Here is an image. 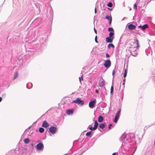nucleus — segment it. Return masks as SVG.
<instances>
[{
  "label": "nucleus",
  "mask_w": 155,
  "mask_h": 155,
  "mask_svg": "<svg viewBox=\"0 0 155 155\" xmlns=\"http://www.w3.org/2000/svg\"><path fill=\"white\" fill-rule=\"evenodd\" d=\"M106 55L107 57H110L109 55L108 54H106Z\"/></svg>",
  "instance_id": "4c0bfd02"
},
{
  "label": "nucleus",
  "mask_w": 155,
  "mask_h": 155,
  "mask_svg": "<svg viewBox=\"0 0 155 155\" xmlns=\"http://www.w3.org/2000/svg\"><path fill=\"white\" fill-rule=\"evenodd\" d=\"M18 76V74L17 72L15 73L14 77L13 78V80L15 79Z\"/></svg>",
  "instance_id": "412c9836"
},
{
  "label": "nucleus",
  "mask_w": 155,
  "mask_h": 155,
  "mask_svg": "<svg viewBox=\"0 0 155 155\" xmlns=\"http://www.w3.org/2000/svg\"><path fill=\"white\" fill-rule=\"evenodd\" d=\"M125 79L124 78L123 80V82H125Z\"/></svg>",
  "instance_id": "49530a36"
},
{
  "label": "nucleus",
  "mask_w": 155,
  "mask_h": 155,
  "mask_svg": "<svg viewBox=\"0 0 155 155\" xmlns=\"http://www.w3.org/2000/svg\"><path fill=\"white\" fill-rule=\"evenodd\" d=\"M128 27V28L129 29L131 30H134L136 26L135 25H134L131 24H130L129 25Z\"/></svg>",
  "instance_id": "f8f14e48"
},
{
  "label": "nucleus",
  "mask_w": 155,
  "mask_h": 155,
  "mask_svg": "<svg viewBox=\"0 0 155 155\" xmlns=\"http://www.w3.org/2000/svg\"><path fill=\"white\" fill-rule=\"evenodd\" d=\"M119 119H118L117 118H115V119H114V122L115 123H117V120H118Z\"/></svg>",
  "instance_id": "2f4dec72"
},
{
  "label": "nucleus",
  "mask_w": 155,
  "mask_h": 155,
  "mask_svg": "<svg viewBox=\"0 0 155 155\" xmlns=\"http://www.w3.org/2000/svg\"><path fill=\"white\" fill-rule=\"evenodd\" d=\"M112 126V124H109V126L108 127V128L109 129H110V127H111V126Z\"/></svg>",
  "instance_id": "a19ab883"
},
{
  "label": "nucleus",
  "mask_w": 155,
  "mask_h": 155,
  "mask_svg": "<svg viewBox=\"0 0 155 155\" xmlns=\"http://www.w3.org/2000/svg\"><path fill=\"white\" fill-rule=\"evenodd\" d=\"M74 110L73 109H68L67 110V114L68 115L72 114L73 113Z\"/></svg>",
  "instance_id": "4468645a"
},
{
  "label": "nucleus",
  "mask_w": 155,
  "mask_h": 155,
  "mask_svg": "<svg viewBox=\"0 0 155 155\" xmlns=\"http://www.w3.org/2000/svg\"><path fill=\"white\" fill-rule=\"evenodd\" d=\"M114 39L110 37H108L106 38V41L107 43H111L112 42L113 40Z\"/></svg>",
  "instance_id": "1a4fd4ad"
},
{
  "label": "nucleus",
  "mask_w": 155,
  "mask_h": 155,
  "mask_svg": "<svg viewBox=\"0 0 155 155\" xmlns=\"http://www.w3.org/2000/svg\"><path fill=\"white\" fill-rule=\"evenodd\" d=\"M111 47L114 48V46L112 44H110L108 45V48H110Z\"/></svg>",
  "instance_id": "5701e85b"
},
{
  "label": "nucleus",
  "mask_w": 155,
  "mask_h": 155,
  "mask_svg": "<svg viewBox=\"0 0 155 155\" xmlns=\"http://www.w3.org/2000/svg\"><path fill=\"white\" fill-rule=\"evenodd\" d=\"M5 94H3L2 95V97H5Z\"/></svg>",
  "instance_id": "37998d69"
},
{
  "label": "nucleus",
  "mask_w": 155,
  "mask_h": 155,
  "mask_svg": "<svg viewBox=\"0 0 155 155\" xmlns=\"http://www.w3.org/2000/svg\"><path fill=\"white\" fill-rule=\"evenodd\" d=\"M36 147L38 150H41L44 148V145L41 142L37 144Z\"/></svg>",
  "instance_id": "0eeeda50"
},
{
  "label": "nucleus",
  "mask_w": 155,
  "mask_h": 155,
  "mask_svg": "<svg viewBox=\"0 0 155 155\" xmlns=\"http://www.w3.org/2000/svg\"><path fill=\"white\" fill-rule=\"evenodd\" d=\"M106 18L109 21V23L110 24H111L112 22V18L111 16L109 15H107L106 17Z\"/></svg>",
  "instance_id": "ddd939ff"
},
{
  "label": "nucleus",
  "mask_w": 155,
  "mask_h": 155,
  "mask_svg": "<svg viewBox=\"0 0 155 155\" xmlns=\"http://www.w3.org/2000/svg\"><path fill=\"white\" fill-rule=\"evenodd\" d=\"M97 36H96L95 37V42L97 43L98 42V41H97Z\"/></svg>",
  "instance_id": "72a5a7b5"
},
{
  "label": "nucleus",
  "mask_w": 155,
  "mask_h": 155,
  "mask_svg": "<svg viewBox=\"0 0 155 155\" xmlns=\"http://www.w3.org/2000/svg\"><path fill=\"white\" fill-rule=\"evenodd\" d=\"M120 88H121V86H120Z\"/></svg>",
  "instance_id": "de8ad7c7"
},
{
  "label": "nucleus",
  "mask_w": 155,
  "mask_h": 155,
  "mask_svg": "<svg viewBox=\"0 0 155 155\" xmlns=\"http://www.w3.org/2000/svg\"><path fill=\"white\" fill-rule=\"evenodd\" d=\"M116 153H113L112 155H116Z\"/></svg>",
  "instance_id": "c03bdc74"
},
{
  "label": "nucleus",
  "mask_w": 155,
  "mask_h": 155,
  "mask_svg": "<svg viewBox=\"0 0 155 155\" xmlns=\"http://www.w3.org/2000/svg\"><path fill=\"white\" fill-rule=\"evenodd\" d=\"M107 5L109 7H111L112 6V3L111 2H109L108 3Z\"/></svg>",
  "instance_id": "393cba45"
},
{
  "label": "nucleus",
  "mask_w": 155,
  "mask_h": 155,
  "mask_svg": "<svg viewBox=\"0 0 155 155\" xmlns=\"http://www.w3.org/2000/svg\"><path fill=\"white\" fill-rule=\"evenodd\" d=\"M83 76V75H82L81 76V77H79V80L80 82H81V80H83V78H82Z\"/></svg>",
  "instance_id": "7c9ffc66"
},
{
  "label": "nucleus",
  "mask_w": 155,
  "mask_h": 155,
  "mask_svg": "<svg viewBox=\"0 0 155 155\" xmlns=\"http://www.w3.org/2000/svg\"><path fill=\"white\" fill-rule=\"evenodd\" d=\"M115 73V70H113L112 71V75H114V74Z\"/></svg>",
  "instance_id": "58836bf2"
},
{
  "label": "nucleus",
  "mask_w": 155,
  "mask_h": 155,
  "mask_svg": "<svg viewBox=\"0 0 155 155\" xmlns=\"http://www.w3.org/2000/svg\"><path fill=\"white\" fill-rule=\"evenodd\" d=\"M120 114H116L115 118L119 119L120 117Z\"/></svg>",
  "instance_id": "cd10ccee"
},
{
  "label": "nucleus",
  "mask_w": 155,
  "mask_h": 155,
  "mask_svg": "<svg viewBox=\"0 0 155 155\" xmlns=\"http://www.w3.org/2000/svg\"><path fill=\"white\" fill-rule=\"evenodd\" d=\"M95 92L96 93L98 94L99 93L98 91L97 90H95Z\"/></svg>",
  "instance_id": "ea45409f"
},
{
  "label": "nucleus",
  "mask_w": 155,
  "mask_h": 155,
  "mask_svg": "<svg viewBox=\"0 0 155 155\" xmlns=\"http://www.w3.org/2000/svg\"><path fill=\"white\" fill-rule=\"evenodd\" d=\"M105 124L103 123H102L100 124L99 125V127L100 128L103 129L104 128H105Z\"/></svg>",
  "instance_id": "a211bd4d"
},
{
  "label": "nucleus",
  "mask_w": 155,
  "mask_h": 155,
  "mask_svg": "<svg viewBox=\"0 0 155 155\" xmlns=\"http://www.w3.org/2000/svg\"><path fill=\"white\" fill-rule=\"evenodd\" d=\"M32 86V84L31 83H29L26 85V87L28 89H30Z\"/></svg>",
  "instance_id": "f3484780"
},
{
  "label": "nucleus",
  "mask_w": 155,
  "mask_h": 155,
  "mask_svg": "<svg viewBox=\"0 0 155 155\" xmlns=\"http://www.w3.org/2000/svg\"><path fill=\"white\" fill-rule=\"evenodd\" d=\"M91 133L92 132L91 131L88 132L86 134V135L87 136H89L91 135Z\"/></svg>",
  "instance_id": "a878e982"
},
{
  "label": "nucleus",
  "mask_w": 155,
  "mask_h": 155,
  "mask_svg": "<svg viewBox=\"0 0 155 155\" xmlns=\"http://www.w3.org/2000/svg\"><path fill=\"white\" fill-rule=\"evenodd\" d=\"M2 98L0 97V102L2 101Z\"/></svg>",
  "instance_id": "a18cd8bd"
},
{
  "label": "nucleus",
  "mask_w": 155,
  "mask_h": 155,
  "mask_svg": "<svg viewBox=\"0 0 155 155\" xmlns=\"http://www.w3.org/2000/svg\"><path fill=\"white\" fill-rule=\"evenodd\" d=\"M135 42L131 41L130 43L129 47L130 51L132 55L134 56H136L137 52L136 51L137 49L138 48L139 45L138 44V41L137 39L134 40Z\"/></svg>",
  "instance_id": "f03ea898"
},
{
  "label": "nucleus",
  "mask_w": 155,
  "mask_h": 155,
  "mask_svg": "<svg viewBox=\"0 0 155 155\" xmlns=\"http://www.w3.org/2000/svg\"><path fill=\"white\" fill-rule=\"evenodd\" d=\"M114 33L113 32H110V33L109 34V37H110L113 38V39L114 38Z\"/></svg>",
  "instance_id": "6ab92c4d"
},
{
  "label": "nucleus",
  "mask_w": 155,
  "mask_h": 155,
  "mask_svg": "<svg viewBox=\"0 0 155 155\" xmlns=\"http://www.w3.org/2000/svg\"><path fill=\"white\" fill-rule=\"evenodd\" d=\"M89 129L91 130H94V127H92L91 126H89Z\"/></svg>",
  "instance_id": "473e14b6"
},
{
  "label": "nucleus",
  "mask_w": 155,
  "mask_h": 155,
  "mask_svg": "<svg viewBox=\"0 0 155 155\" xmlns=\"http://www.w3.org/2000/svg\"><path fill=\"white\" fill-rule=\"evenodd\" d=\"M49 124L45 120L42 123V126L44 128H47Z\"/></svg>",
  "instance_id": "9d476101"
},
{
  "label": "nucleus",
  "mask_w": 155,
  "mask_h": 155,
  "mask_svg": "<svg viewBox=\"0 0 155 155\" xmlns=\"http://www.w3.org/2000/svg\"><path fill=\"white\" fill-rule=\"evenodd\" d=\"M94 32L95 33L97 34V30L95 29V28H94Z\"/></svg>",
  "instance_id": "e433bc0d"
},
{
  "label": "nucleus",
  "mask_w": 155,
  "mask_h": 155,
  "mask_svg": "<svg viewBox=\"0 0 155 155\" xmlns=\"http://www.w3.org/2000/svg\"><path fill=\"white\" fill-rule=\"evenodd\" d=\"M111 61L109 60H107L105 62L104 66L107 68H109L111 65Z\"/></svg>",
  "instance_id": "423d86ee"
},
{
  "label": "nucleus",
  "mask_w": 155,
  "mask_h": 155,
  "mask_svg": "<svg viewBox=\"0 0 155 155\" xmlns=\"http://www.w3.org/2000/svg\"><path fill=\"white\" fill-rule=\"evenodd\" d=\"M73 102L77 104H80L81 105H83L84 104V101L81 100L79 98H78L76 100L73 101Z\"/></svg>",
  "instance_id": "7ed1b4c3"
},
{
  "label": "nucleus",
  "mask_w": 155,
  "mask_h": 155,
  "mask_svg": "<svg viewBox=\"0 0 155 155\" xmlns=\"http://www.w3.org/2000/svg\"><path fill=\"white\" fill-rule=\"evenodd\" d=\"M96 102V99L94 100H92L90 102L89 104V106L91 108L93 109L94 108Z\"/></svg>",
  "instance_id": "39448f33"
},
{
  "label": "nucleus",
  "mask_w": 155,
  "mask_h": 155,
  "mask_svg": "<svg viewBox=\"0 0 155 155\" xmlns=\"http://www.w3.org/2000/svg\"><path fill=\"white\" fill-rule=\"evenodd\" d=\"M135 137L133 134H124L122 135L120 140L122 143L121 147L122 153L125 154L135 144Z\"/></svg>",
  "instance_id": "f257e3e1"
},
{
  "label": "nucleus",
  "mask_w": 155,
  "mask_h": 155,
  "mask_svg": "<svg viewBox=\"0 0 155 155\" xmlns=\"http://www.w3.org/2000/svg\"><path fill=\"white\" fill-rule=\"evenodd\" d=\"M94 12H95V14L97 13L96 8V7H95V8Z\"/></svg>",
  "instance_id": "79ce46f5"
},
{
  "label": "nucleus",
  "mask_w": 155,
  "mask_h": 155,
  "mask_svg": "<svg viewBox=\"0 0 155 155\" xmlns=\"http://www.w3.org/2000/svg\"><path fill=\"white\" fill-rule=\"evenodd\" d=\"M44 129L42 127H40L39 129V132L41 133H42L44 132Z\"/></svg>",
  "instance_id": "4be33fe9"
},
{
  "label": "nucleus",
  "mask_w": 155,
  "mask_h": 155,
  "mask_svg": "<svg viewBox=\"0 0 155 155\" xmlns=\"http://www.w3.org/2000/svg\"><path fill=\"white\" fill-rule=\"evenodd\" d=\"M99 84L101 87H103L105 85V81L103 78H102L99 80Z\"/></svg>",
  "instance_id": "6e6552de"
},
{
  "label": "nucleus",
  "mask_w": 155,
  "mask_h": 155,
  "mask_svg": "<svg viewBox=\"0 0 155 155\" xmlns=\"http://www.w3.org/2000/svg\"><path fill=\"white\" fill-rule=\"evenodd\" d=\"M108 31H114V30L112 28H109L108 29Z\"/></svg>",
  "instance_id": "bb28decb"
},
{
  "label": "nucleus",
  "mask_w": 155,
  "mask_h": 155,
  "mask_svg": "<svg viewBox=\"0 0 155 155\" xmlns=\"http://www.w3.org/2000/svg\"><path fill=\"white\" fill-rule=\"evenodd\" d=\"M121 111V109H119V110L117 111V112L116 113V114H119L120 113Z\"/></svg>",
  "instance_id": "f704fd0d"
},
{
  "label": "nucleus",
  "mask_w": 155,
  "mask_h": 155,
  "mask_svg": "<svg viewBox=\"0 0 155 155\" xmlns=\"http://www.w3.org/2000/svg\"><path fill=\"white\" fill-rule=\"evenodd\" d=\"M57 128L54 126H52L49 128V131L52 134H55L56 131H57Z\"/></svg>",
  "instance_id": "20e7f679"
},
{
  "label": "nucleus",
  "mask_w": 155,
  "mask_h": 155,
  "mask_svg": "<svg viewBox=\"0 0 155 155\" xmlns=\"http://www.w3.org/2000/svg\"><path fill=\"white\" fill-rule=\"evenodd\" d=\"M94 130H95L97 129V128L98 127V123L97 121L96 120H95L94 121Z\"/></svg>",
  "instance_id": "2eb2a0df"
},
{
  "label": "nucleus",
  "mask_w": 155,
  "mask_h": 155,
  "mask_svg": "<svg viewBox=\"0 0 155 155\" xmlns=\"http://www.w3.org/2000/svg\"><path fill=\"white\" fill-rule=\"evenodd\" d=\"M24 143H29L30 141V140L29 138H25L24 139Z\"/></svg>",
  "instance_id": "aec40b11"
},
{
  "label": "nucleus",
  "mask_w": 155,
  "mask_h": 155,
  "mask_svg": "<svg viewBox=\"0 0 155 155\" xmlns=\"http://www.w3.org/2000/svg\"><path fill=\"white\" fill-rule=\"evenodd\" d=\"M127 69H126L124 70V78H125V77L126 76L127 74Z\"/></svg>",
  "instance_id": "b1692460"
},
{
  "label": "nucleus",
  "mask_w": 155,
  "mask_h": 155,
  "mask_svg": "<svg viewBox=\"0 0 155 155\" xmlns=\"http://www.w3.org/2000/svg\"><path fill=\"white\" fill-rule=\"evenodd\" d=\"M114 90V87H113L112 86L111 87L110 89V93L112 94Z\"/></svg>",
  "instance_id": "c85d7f7f"
},
{
  "label": "nucleus",
  "mask_w": 155,
  "mask_h": 155,
  "mask_svg": "<svg viewBox=\"0 0 155 155\" xmlns=\"http://www.w3.org/2000/svg\"><path fill=\"white\" fill-rule=\"evenodd\" d=\"M148 25L147 24H145L143 26L140 25L139 27L141 28L143 30H144L148 28Z\"/></svg>",
  "instance_id": "9b49d317"
},
{
  "label": "nucleus",
  "mask_w": 155,
  "mask_h": 155,
  "mask_svg": "<svg viewBox=\"0 0 155 155\" xmlns=\"http://www.w3.org/2000/svg\"><path fill=\"white\" fill-rule=\"evenodd\" d=\"M103 117L102 116H100L98 118V121L99 122H101L103 120Z\"/></svg>",
  "instance_id": "dca6fc26"
},
{
  "label": "nucleus",
  "mask_w": 155,
  "mask_h": 155,
  "mask_svg": "<svg viewBox=\"0 0 155 155\" xmlns=\"http://www.w3.org/2000/svg\"><path fill=\"white\" fill-rule=\"evenodd\" d=\"M134 8L135 10L137 9V6L136 3H135L134 5Z\"/></svg>",
  "instance_id": "c756f323"
},
{
  "label": "nucleus",
  "mask_w": 155,
  "mask_h": 155,
  "mask_svg": "<svg viewBox=\"0 0 155 155\" xmlns=\"http://www.w3.org/2000/svg\"><path fill=\"white\" fill-rule=\"evenodd\" d=\"M125 84V82H123V83H122L123 86V87H122V88L123 89L124 88Z\"/></svg>",
  "instance_id": "c9c22d12"
}]
</instances>
